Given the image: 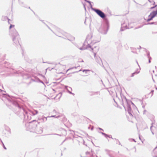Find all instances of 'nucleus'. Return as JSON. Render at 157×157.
Instances as JSON below:
<instances>
[{"label":"nucleus","instance_id":"aec40b11","mask_svg":"<svg viewBox=\"0 0 157 157\" xmlns=\"http://www.w3.org/2000/svg\"><path fill=\"white\" fill-rule=\"evenodd\" d=\"M53 27L56 30V31H57L58 32H61V31L60 29H59V28H58V27H56V26H55V25H53Z\"/></svg>","mask_w":157,"mask_h":157},{"label":"nucleus","instance_id":"a878e982","mask_svg":"<svg viewBox=\"0 0 157 157\" xmlns=\"http://www.w3.org/2000/svg\"><path fill=\"white\" fill-rule=\"evenodd\" d=\"M153 127V126L152 125L151 127H150V130L151 132V133H152V134L153 135H154V133L153 132V130H152V127Z\"/></svg>","mask_w":157,"mask_h":157},{"label":"nucleus","instance_id":"8fccbe9b","mask_svg":"<svg viewBox=\"0 0 157 157\" xmlns=\"http://www.w3.org/2000/svg\"><path fill=\"white\" fill-rule=\"evenodd\" d=\"M59 94H60V97H61V95H62V94H61V93H59Z\"/></svg>","mask_w":157,"mask_h":157},{"label":"nucleus","instance_id":"f8f14e48","mask_svg":"<svg viewBox=\"0 0 157 157\" xmlns=\"http://www.w3.org/2000/svg\"><path fill=\"white\" fill-rule=\"evenodd\" d=\"M127 111L128 113L130 115L132 116V111L131 110V108L130 107V105L128 104V103H127Z\"/></svg>","mask_w":157,"mask_h":157},{"label":"nucleus","instance_id":"20e7f679","mask_svg":"<svg viewBox=\"0 0 157 157\" xmlns=\"http://www.w3.org/2000/svg\"><path fill=\"white\" fill-rule=\"evenodd\" d=\"M93 10L103 19H104L106 17V15L100 10L98 9H93Z\"/></svg>","mask_w":157,"mask_h":157},{"label":"nucleus","instance_id":"e2e57ef3","mask_svg":"<svg viewBox=\"0 0 157 157\" xmlns=\"http://www.w3.org/2000/svg\"><path fill=\"white\" fill-rule=\"evenodd\" d=\"M81 71V70H80L79 71Z\"/></svg>","mask_w":157,"mask_h":157},{"label":"nucleus","instance_id":"f704fd0d","mask_svg":"<svg viewBox=\"0 0 157 157\" xmlns=\"http://www.w3.org/2000/svg\"><path fill=\"white\" fill-rule=\"evenodd\" d=\"M4 18H5V19H8V22L9 23V20H10V19H8V17H4Z\"/></svg>","mask_w":157,"mask_h":157},{"label":"nucleus","instance_id":"4d7b16f0","mask_svg":"<svg viewBox=\"0 0 157 157\" xmlns=\"http://www.w3.org/2000/svg\"><path fill=\"white\" fill-rule=\"evenodd\" d=\"M113 100H114V102H115L116 103H116V101H115V100H114V99H113Z\"/></svg>","mask_w":157,"mask_h":157},{"label":"nucleus","instance_id":"412c9836","mask_svg":"<svg viewBox=\"0 0 157 157\" xmlns=\"http://www.w3.org/2000/svg\"><path fill=\"white\" fill-rule=\"evenodd\" d=\"M147 24L148 25H157V22H152L148 23Z\"/></svg>","mask_w":157,"mask_h":157},{"label":"nucleus","instance_id":"7ed1b4c3","mask_svg":"<svg viewBox=\"0 0 157 157\" xmlns=\"http://www.w3.org/2000/svg\"><path fill=\"white\" fill-rule=\"evenodd\" d=\"M109 28V23L107 20L105 23L102 24L99 29V31L102 34H105L107 33Z\"/></svg>","mask_w":157,"mask_h":157},{"label":"nucleus","instance_id":"2f4dec72","mask_svg":"<svg viewBox=\"0 0 157 157\" xmlns=\"http://www.w3.org/2000/svg\"><path fill=\"white\" fill-rule=\"evenodd\" d=\"M14 25H10V27H9V29H11L12 27H14Z\"/></svg>","mask_w":157,"mask_h":157},{"label":"nucleus","instance_id":"338daca9","mask_svg":"<svg viewBox=\"0 0 157 157\" xmlns=\"http://www.w3.org/2000/svg\"><path fill=\"white\" fill-rule=\"evenodd\" d=\"M96 48V47H94V48Z\"/></svg>","mask_w":157,"mask_h":157},{"label":"nucleus","instance_id":"6e6552de","mask_svg":"<svg viewBox=\"0 0 157 157\" xmlns=\"http://www.w3.org/2000/svg\"><path fill=\"white\" fill-rule=\"evenodd\" d=\"M63 35L66 37V38H64L67 39L68 40L71 41H73L75 39V38L74 37L71 36L68 33H64Z\"/></svg>","mask_w":157,"mask_h":157},{"label":"nucleus","instance_id":"ea45409f","mask_svg":"<svg viewBox=\"0 0 157 157\" xmlns=\"http://www.w3.org/2000/svg\"><path fill=\"white\" fill-rule=\"evenodd\" d=\"M147 56L148 57V58H149V57H150V54H149V52H148V53H147Z\"/></svg>","mask_w":157,"mask_h":157},{"label":"nucleus","instance_id":"58836bf2","mask_svg":"<svg viewBox=\"0 0 157 157\" xmlns=\"http://www.w3.org/2000/svg\"><path fill=\"white\" fill-rule=\"evenodd\" d=\"M148 58V59H149V60H148V62L149 63H151V57H149V58Z\"/></svg>","mask_w":157,"mask_h":157},{"label":"nucleus","instance_id":"4468645a","mask_svg":"<svg viewBox=\"0 0 157 157\" xmlns=\"http://www.w3.org/2000/svg\"><path fill=\"white\" fill-rule=\"evenodd\" d=\"M48 118V117H45L43 116L41 118L39 119V120L41 122H45L47 121V119Z\"/></svg>","mask_w":157,"mask_h":157},{"label":"nucleus","instance_id":"4be33fe9","mask_svg":"<svg viewBox=\"0 0 157 157\" xmlns=\"http://www.w3.org/2000/svg\"><path fill=\"white\" fill-rule=\"evenodd\" d=\"M140 72L139 71H138V72H137L136 71H135V72H133V73H132L131 75V76L132 77H133L134 76V75H135V74H138V73H139Z\"/></svg>","mask_w":157,"mask_h":157},{"label":"nucleus","instance_id":"bb28decb","mask_svg":"<svg viewBox=\"0 0 157 157\" xmlns=\"http://www.w3.org/2000/svg\"><path fill=\"white\" fill-rule=\"evenodd\" d=\"M36 82H40L41 83H43V84H44L43 82V81H41L39 78H37V79H36Z\"/></svg>","mask_w":157,"mask_h":157},{"label":"nucleus","instance_id":"6ab92c4d","mask_svg":"<svg viewBox=\"0 0 157 157\" xmlns=\"http://www.w3.org/2000/svg\"><path fill=\"white\" fill-rule=\"evenodd\" d=\"M86 155H87V157H94L95 156H91V153L90 152L87 151L86 153Z\"/></svg>","mask_w":157,"mask_h":157},{"label":"nucleus","instance_id":"a18cd8bd","mask_svg":"<svg viewBox=\"0 0 157 157\" xmlns=\"http://www.w3.org/2000/svg\"><path fill=\"white\" fill-rule=\"evenodd\" d=\"M99 129L100 130H102V131H104L102 129V128H99Z\"/></svg>","mask_w":157,"mask_h":157},{"label":"nucleus","instance_id":"72a5a7b5","mask_svg":"<svg viewBox=\"0 0 157 157\" xmlns=\"http://www.w3.org/2000/svg\"><path fill=\"white\" fill-rule=\"evenodd\" d=\"M89 5H90V6L91 8L92 9V10H93V9H95L94 8H93L92 7V5L91 4V3Z\"/></svg>","mask_w":157,"mask_h":157},{"label":"nucleus","instance_id":"473e14b6","mask_svg":"<svg viewBox=\"0 0 157 157\" xmlns=\"http://www.w3.org/2000/svg\"><path fill=\"white\" fill-rule=\"evenodd\" d=\"M123 25H124L123 24V25H121V30H120L121 31H124V29H123Z\"/></svg>","mask_w":157,"mask_h":157},{"label":"nucleus","instance_id":"ddd939ff","mask_svg":"<svg viewBox=\"0 0 157 157\" xmlns=\"http://www.w3.org/2000/svg\"><path fill=\"white\" fill-rule=\"evenodd\" d=\"M43 132V129L40 127H37L35 132L37 134H41Z\"/></svg>","mask_w":157,"mask_h":157},{"label":"nucleus","instance_id":"9b49d317","mask_svg":"<svg viewBox=\"0 0 157 157\" xmlns=\"http://www.w3.org/2000/svg\"><path fill=\"white\" fill-rule=\"evenodd\" d=\"M65 88L67 90L68 93L70 94H72L73 95H75V94L71 92V91H72V89L71 87L67 86H65Z\"/></svg>","mask_w":157,"mask_h":157},{"label":"nucleus","instance_id":"79ce46f5","mask_svg":"<svg viewBox=\"0 0 157 157\" xmlns=\"http://www.w3.org/2000/svg\"><path fill=\"white\" fill-rule=\"evenodd\" d=\"M148 1L150 3H151L153 2V0H148Z\"/></svg>","mask_w":157,"mask_h":157},{"label":"nucleus","instance_id":"5701e85b","mask_svg":"<svg viewBox=\"0 0 157 157\" xmlns=\"http://www.w3.org/2000/svg\"><path fill=\"white\" fill-rule=\"evenodd\" d=\"M100 133H101L102 135L106 137L107 138V137H108V136L107 134H105V133H104V132H100Z\"/></svg>","mask_w":157,"mask_h":157},{"label":"nucleus","instance_id":"de8ad7c7","mask_svg":"<svg viewBox=\"0 0 157 157\" xmlns=\"http://www.w3.org/2000/svg\"><path fill=\"white\" fill-rule=\"evenodd\" d=\"M156 148H157V147H155V148L154 149L153 151H154V150H155Z\"/></svg>","mask_w":157,"mask_h":157},{"label":"nucleus","instance_id":"052dcab7","mask_svg":"<svg viewBox=\"0 0 157 157\" xmlns=\"http://www.w3.org/2000/svg\"><path fill=\"white\" fill-rule=\"evenodd\" d=\"M155 89L156 90H157V88L156 87H155Z\"/></svg>","mask_w":157,"mask_h":157},{"label":"nucleus","instance_id":"0e129e2a","mask_svg":"<svg viewBox=\"0 0 157 157\" xmlns=\"http://www.w3.org/2000/svg\"><path fill=\"white\" fill-rule=\"evenodd\" d=\"M140 48H141V47H140Z\"/></svg>","mask_w":157,"mask_h":157},{"label":"nucleus","instance_id":"3c124183","mask_svg":"<svg viewBox=\"0 0 157 157\" xmlns=\"http://www.w3.org/2000/svg\"><path fill=\"white\" fill-rule=\"evenodd\" d=\"M146 111V110H144V114L145 112Z\"/></svg>","mask_w":157,"mask_h":157},{"label":"nucleus","instance_id":"37998d69","mask_svg":"<svg viewBox=\"0 0 157 157\" xmlns=\"http://www.w3.org/2000/svg\"><path fill=\"white\" fill-rule=\"evenodd\" d=\"M53 113H57V111L55 109H54L53 111Z\"/></svg>","mask_w":157,"mask_h":157},{"label":"nucleus","instance_id":"69168bd1","mask_svg":"<svg viewBox=\"0 0 157 157\" xmlns=\"http://www.w3.org/2000/svg\"><path fill=\"white\" fill-rule=\"evenodd\" d=\"M49 63V64H52V63Z\"/></svg>","mask_w":157,"mask_h":157},{"label":"nucleus","instance_id":"f257e3e1","mask_svg":"<svg viewBox=\"0 0 157 157\" xmlns=\"http://www.w3.org/2000/svg\"><path fill=\"white\" fill-rule=\"evenodd\" d=\"M8 100L9 101L17 108L21 112H22L23 113L25 118L28 120H30L31 118L30 114L29 113V112L25 110V108L22 106L20 105L17 101L12 100L10 98H8Z\"/></svg>","mask_w":157,"mask_h":157},{"label":"nucleus","instance_id":"e433bc0d","mask_svg":"<svg viewBox=\"0 0 157 157\" xmlns=\"http://www.w3.org/2000/svg\"><path fill=\"white\" fill-rule=\"evenodd\" d=\"M114 139L115 140H117V141H118V144H119V145H121V143H120V142L118 140H117V139H116V138H114Z\"/></svg>","mask_w":157,"mask_h":157},{"label":"nucleus","instance_id":"0eeeda50","mask_svg":"<svg viewBox=\"0 0 157 157\" xmlns=\"http://www.w3.org/2000/svg\"><path fill=\"white\" fill-rule=\"evenodd\" d=\"M157 14V9L155 11H153L151 12L148 16L149 18L147 20V22H149Z\"/></svg>","mask_w":157,"mask_h":157},{"label":"nucleus","instance_id":"774afa93","mask_svg":"<svg viewBox=\"0 0 157 157\" xmlns=\"http://www.w3.org/2000/svg\"><path fill=\"white\" fill-rule=\"evenodd\" d=\"M29 9H30V7H29Z\"/></svg>","mask_w":157,"mask_h":157},{"label":"nucleus","instance_id":"f3484780","mask_svg":"<svg viewBox=\"0 0 157 157\" xmlns=\"http://www.w3.org/2000/svg\"><path fill=\"white\" fill-rule=\"evenodd\" d=\"M90 48L92 50H93L94 48H92L91 47V46L89 44H88V45H87V47L86 48H83V47H81L80 48H79V49L81 50H85V49H86L87 48Z\"/></svg>","mask_w":157,"mask_h":157},{"label":"nucleus","instance_id":"13d9d810","mask_svg":"<svg viewBox=\"0 0 157 157\" xmlns=\"http://www.w3.org/2000/svg\"><path fill=\"white\" fill-rule=\"evenodd\" d=\"M125 27H126V29H127L128 28V27H127V26H125Z\"/></svg>","mask_w":157,"mask_h":157},{"label":"nucleus","instance_id":"4c0bfd02","mask_svg":"<svg viewBox=\"0 0 157 157\" xmlns=\"http://www.w3.org/2000/svg\"><path fill=\"white\" fill-rule=\"evenodd\" d=\"M77 67H73L71 68H70V69H68L67 70V71H68V70H70V69H73V68H75L76 69V68H77Z\"/></svg>","mask_w":157,"mask_h":157},{"label":"nucleus","instance_id":"9d476101","mask_svg":"<svg viewBox=\"0 0 157 157\" xmlns=\"http://www.w3.org/2000/svg\"><path fill=\"white\" fill-rule=\"evenodd\" d=\"M94 55L95 59L96 62L100 65H101V63L103 64L101 59L99 56H96V53H94Z\"/></svg>","mask_w":157,"mask_h":157},{"label":"nucleus","instance_id":"5fc2aeb1","mask_svg":"<svg viewBox=\"0 0 157 157\" xmlns=\"http://www.w3.org/2000/svg\"><path fill=\"white\" fill-rule=\"evenodd\" d=\"M93 127H92L91 128V130H93Z\"/></svg>","mask_w":157,"mask_h":157},{"label":"nucleus","instance_id":"a211bd4d","mask_svg":"<svg viewBox=\"0 0 157 157\" xmlns=\"http://www.w3.org/2000/svg\"><path fill=\"white\" fill-rule=\"evenodd\" d=\"M30 113H31L33 116H34L37 114L38 113V111L35 110H34L30 112Z\"/></svg>","mask_w":157,"mask_h":157},{"label":"nucleus","instance_id":"c85d7f7f","mask_svg":"<svg viewBox=\"0 0 157 157\" xmlns=\"http://www.w3.org/2000/svg\"><path fill=\"white\" fill-rule=\"evenodd\" d=\"M90 71V70H86V69H84V70H82V71L83 72H85L86 73V72L87 71Z\"/></svg>","mask_w":157,"mask_h":157},{"label":"nucleus","instance_id":"cd10ccee","mask_svg":"<svg viewBox=\"0 0 157 157\" xmlns=\"http://www.w3.org/2000/svg\"><path fill=\"white\" fill-rule=\"evenodd\" d=\"M1 140V141L2 143V145H3V147L5 149H6V147H5V145H4L3 143V142H2V140Z\"/></svg>","mask_w":157,"mask_h":157},{"label":"nucleus","instance_id":"39448f33","mask_svg":"<svg viewBox=\"0 0 157 157\" xmlns=\"http://www.w3.org/2000/svg\"><path fill=\"white\" fill-rule=\"evenodd\" d=\"M12 64L8 62H5L4 63L0 64V72L5 70L4 68H9Z\"/></svg>","mask_w":157,"mask_h":157},{"label":"nucleus","instance_id":"680f3d73","mask_svg":"<svg viewBox=\"0 0 157 157\" xmlns=\"http://www.w3.org/2000/svg\"><path fill=\"white\" fill-rule=\"evenodd\" d=\"M139 139H140H140H141L140 138V136H139Z\"/></svg>","mask_w":157,"mask_h":157},{"label":"nucleus","instance_id":"2eb2a0df","mask_svg":"<svg viewBox=\"0 0 157 157\" xmlns=\"http://www.w3.org/2000/svg\"><path fill=\"white\" fill-rule=\"evenodd\" d=\"M90 95L91 96H92L94 95L98 94L100 93L99 92H94V91H90L89 93Z\"/></svg>","mask_w":157,"mask_h":157},{"label":"nucleus","instance_id":"423d86ee","mask_svg":"<svg viewBox=\"0 0 157 157\" xmlns=\"http://www.w3.org/2000/svg\"><path fill=\"white\" fill-rule=\"evenodd\" d=\"M33 121H35V123L34 124L33 123H30L29 124V128L30 129L31 132H35L37 127V124L36 120H33Z\"/></svg>","mask_w":157,"mask_h":157},{"label":"nucleus","instance_id":"603ef678","mask_svg":"<svg viewBox=\"0 0 157 157\" xmlns=\"http://www.w3.org/2000/svg\"><path fill=\"white\" fill-rule=\"evenodd\" d=\"M153 157H157V155H155V156H153Z\"/></svg>","mask_w":157,"mask_h":157},{"label":"nucleus","instance_id":"49530a36","mask_svg":"<svg viewBox=\"0 0 157 157\" xmlns=\"http://www.w3.org/2000/svg\"><path fill=\"white\" fill-rule=\"evenodd\" d=\"M64 134H65V135H66V131L65 130H64Z\"/></svg>","mask_w":157,"mask_h":157},{"label":"nucleus","instance_id":"09e8293b","mask_svg":"<svg viewBox=\"0 0 157 157\" xmlns=\"http://www.w3.org/2000/svg\"><path fill=\"white\" fill-rule=\"evenodd\" d=\"M54 134V135H59V136H61V135H59V134Z\"/></svg>","mask_w":157,"mask_h":157},{"label":"nucleus","instance_id":"bf43d9fd","mask_svg":"<svg viewBox=\"0 0 157 157\" xmlns=\"http://www.w3.org/2000/svg\"><path fill=\"white\" fill-rule=\"evenodd\" d=\"M47 26L48 27V28L49 29H50V28H49V27L48 25H47Z\"/></svg>","mask_w":157,"mask_h":157},{"label":"nucleus","instance_id":"c756f323","mask_svg":"<svg viewBox=\"0 0 157 157\" xmlns=\"http://www.w3.org/2000/svg\"><path fill=\"white\" fill-rule=\"evenodd\" d=\"M157 6V5H155L154 6L150 8L151 9H152L155 8Z\"/></svg>","mask_w":157,"mask_h":157},{"label":"nucleus","instance_id":"1a4fd4ad","mask_svg":"<svg viewBox=\"0 0 157 157\" xmlns=\"http://www.w3.org/2000/svg\"><path fill=\"white\" fill-rule=\"evenodd\" d=\"M5 130L6 132L4 134L5 136L6 137H9L11 134V132L10 128L7 126H6L5 128Z\"/></svg>","mask_w":157,"mask_h":157},{"label":"nucleus","instance_id":"393cba45","mask_svg":"<svg viewBox=\"0 0 157 157\" xmlns=\"http://www.w3.org/2000/svg\"><path fill=\"white\" fill-rule=\"evenodd\" d=\"M90 18H86V19H85V22H84V23H85L86 25H87V24H86V21L89 20V21H90Z\"/></svg>","mask_w":157,"mask_h":157},{"label":"nucleus","instance_id":"7c9ffc66","mask_svg":"<svg viewBox=\"0 0 157 157\" xmlns=\"http://www.w3.org/2000/svg\"><path fill=\"white\" fill-rule=\"evenodd\" d=\"M154 90H151V91L150 94H151V96H152V95H153V93H154Z\"/></svg>","mask_w":157,"mask_h":157},{"label":"nucleus","instance_id":"c9c22d12","mask_svg":"<svg viewBox=\"0 0 157 157\" xmlns=\"http://www.w3.org/2000/svg\"><path fill=\"white\" fill-rule=\"evenodd\" d=\"M108 137L109 138H112V139H114L112 137V136L111 135H108Z\"/></svg>","mask_w":157,"mask_h":157},{"label":"nucleus","instance_id":"f03ea898","mask_svg":"<svg viewBox=\"0 0 157 157\" xmlns=\"http://www.w3.org/2000/svg\"><path fill=\"white\" fill-rule=\"evenodd\" d=\"M10 35L12 36L13 41L15 44H19V34L15 29H13L10 31Z\"/></svg>","mask_w":157,"mask_h":157},{"label":"nucleus","instance_id":"c03bdc74","mask_svg":"<svg viewBox=\"0 0 157 157\" xmlns=\"http://www.w3.org/2000/svg\"><path fill=\"white\" fill-rule=\"evenodd\" d=\"M131 104H132L133 105V106H135V107H136V106H135V105H134V103H133L132 102V101H131Z\"/></svg>","mask_w":157,"mask_h":157},{"label":"nucleus","instance_id":"864d4df0","mask_svg":"<svg viewBox=\"0 0 157 157\" xmlns=\"http://www.w3.org/2000/svg\"><path fill=\"white\" fill-rule=\"evenodd\" d=\"M84 7L85 9V10H86V8L85 6L84 5Z\"/></svg>","mask_w":157,"mask_h":157},{"label":"nucleus","instance_id":"b1692460","mask_svg":"<svg viewBox=\"0 0 157 157\" xmlns=\"http://www.w3.org/2000/svg\"><path fill=\"white\" fill-rule=\"evenodd\" d=\"M48 117H55L56 118H58L59 117V116H56V115H52V116H48Z\"/></svg>","mask_w":157,"mask_h":157},{"label":"nucleus","instance_id":"a19ab883","mask_svg":"<svg viewBox=\"0 0 157 157\" xmlns=\"http://www.w3.org/2000/svg\"><path fill=\"white\" fill-rule=\"evenodd\" d=\"M133 140V141H134L135 142H136V141L135 140L133 139H129V140Z\"/></svg>","mask_w":157,"mask_h":157},{"label":"nucleus","instance_id":"6e6d98bb","mask_svg":"<svg viewBox=\"0 0 157 157\" xmlns=\"http://www.w3.org/2000/svg\"><path fill=\"white\" fill-rule=\"evenodd\" d=\"M153 2H154V3H153V5H154V4H155V2H154V1H153Z\"/></svg>","mask_w":157,"mask_h":157},{"label":"nucleus","instance_id":"dca6fc26","mask_svg":"<svg viewBox=\"0 0 157 157\" xmlns=\"http://www.w3.org/2000/svg\"><path fill=\"white\" fill-rule=\"evenodd\" d=\"M92 37V33H89L88 35L86 38V40L87 41L88 40H90L91 38Z\"/></svg>","mask_w":157,"mask_h":157}]
</instances>
